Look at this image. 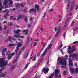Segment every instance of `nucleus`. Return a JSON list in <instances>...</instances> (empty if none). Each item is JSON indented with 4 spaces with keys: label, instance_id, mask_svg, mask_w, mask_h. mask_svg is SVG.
Wrapping results in <instances>:
<instances>
[{
    "label": "nucleus",
    "instance_id": "4",
    "mask_svg": "<svg viewBox=\"0 0 78 78\" xmlns=\"http://www.w3.org/2000/svg\"><path fill=\"white\" fill-rule=\"evenodd\" d=\"M72 48L71 46H70L68 47V53L69 54H72L75 51V46H73L72 47Z\"/></svg>",
    "mask_w": 78,
    "mask_h": 78
},
{
    "label": "nucleus",
    "instance_id": "29",
    "mask_svg": "<svg viewBox=\"0 0 78 78\" xmlns=\"http://www.w3.org/2000/svg\"><path fill=\"white\" fill-rule=\"evenodd\" d=\"M24 20L26 23H28V18H27V16L25 17Z\"/></svg>",
    "mask_w": 78,
    "mask_h": 78
},
{
    "label": "nucleus",
    "instance_id": "39",
    "mask_svg": "<svg viewBox=\"0 0 78 78\" xmlns=\"http://www.w3.org/2000/svg\"><path fill=\"white\" fill-rule=\"evenodd\" d=\"M76 74H77L78 73V68H76Z\"/></svg>",
    "mask_w": 78,
    "mask_h": 78
},
{
    "label": "nucleus",
    "instance_id": "53",
    "mask_svg": "<svg viewBox=\"0 0 78 78\" xmlns=\"http://www.w3.org/2000/svg\"><path fill=\"white\" fill-rule=\"evenodd\" d=\"M36 45H37V42H36L34 44V46H36Z\"/></svg>",
    "mask_w": 78,
    "mask_h": 78
},
{
    "label": "nucleus",
    "instance_id": "35",
    "mask_svg": "<svg viewBox=\"0 0 78 78\" xmlns=\"http://www.w3.org/2000/svg\"><path fill=\"white\" fill-rule=\"evenodd\" d=\"M74 23H75V21L73 20V21L71 25V26H73V25H74Z\"/></svg>",
    "mask_w": 78,
    "mask_h": 78
},
{
    "label": "nucleus",
    "instance_id": "32",
    "mask_svg": "<svg viewBox=\"0 0 78 78\" xmlns=\"http://www.w3.org/2000/svg\"><path fill=\"white\" fill-rule=\"evenodd\" d=\"M76 1V0H73V1L72 2V5H74Z\"/></svg>",
    "mask_w": 78,
    "mask_h": 78
},
{
    "label": "nucleus",
    "instance_id": "33",
    "mask_svg": "<svg viewBox=\"0 0 78 78\" xmlns=\"http://www.w3.org/2000/svg\"><path fill=\"white\" fill-rule=\"evenodd\" d=\"M14 67H15V66L14 65L12 66L11 67V69H10V70H14Z\"/></svg>",
    "mask_w": 78,
    "mask_h": 78
},
{
    "label": "nucleus",
    "instance_id": "13",
    "mask_svg": "<svg viewBox=\"0 0 78 78\" xmlns=\"http://www.w3.org/2000/svg\"><path fill=\"white\" fill-rule=\"evenodd\" d=\"M5 52H7V49L6 48H4L2 50V56H5Z\"/></svg>",
    "mask_w": 78,
    "mask_h": 78
},
{
    "label": "nucleus",
    "instance_id": "46",
    "mask_svg": "<svg viewBox=\"0 0 78 78\" xmlns=\"http://www.w3.org/2000/svg\"><path fill=\"white\" fill-rule=\"evenodd\" d=\"M28 66V64L27 63L25 66V69L26 68H27V67Z\"/></svg>",
    "mask_w": 78,
    "mask_h": 78
},
{
    "label": "nucleus",
    "instance_id": "5",
    "mask_svg": "<svg viewBox=\"0 0 78 78\" xmlns=\"http://www.w3.org/2000/svg\"><path fill=\"white\" fill-rule=\"evenodd\" d=\"M22 44L20 43H19L17 44V46H16V49L15 50V54H16V55H17V51H18V50L20 49V48L22 46Z\"/></svg>",
    "mask_w": 78,
    "mask_h": 78
},
{
    "label": "nucleus",
    "instance_id": "30",
    "mask_svg": "<svg viewBox=\"0 0 78 78\" xmlns=\"http://www.w3.org/2000/svg\"><path fill=\"white\" fill-rule=\"evenodd\" d=\"M69 7H70V4L68 3L66 9H67V10H69Z\"/></svg>",
    "mask_w": 78,
    "mask_h": 78
},
{
    "label": "nucleus",
    "instance_id": "1",
    "mask_svg": "<svg viewBox=\"0 0 78 78\" xmlns=\"http://www.w3.org/2000/svg\"><path fill=\"white\" fill-rule=\"evenodd\" d=\"M8 63V61H5V60H4L3 58H2L0 59V67L3 68L6 66Z\"/></svg>",
    "mask_w": 78,
    "mask_h": 78
},
{
    "label": "nucleus",
    "instance_id": "41",
    "mask_svg": "<svg viewBox=\"0 0 78 78\" xmlns=\"http://www.w3.org/2000/svg\"><path fill=\"white\" fill-rule=\"evenodd\" d=\"M69 66H73V63H72V62L69 63Z\"/></svg>",
    "mask_w": 78,
    "mask_h": 78
},
{
    "label": "nucleus",
    "instance_id": "43",
    "mask_svg": "<svg viewBox=\"0 0 78 78\" xmlns=\"http://www.w3.org/2000/svg\"><path fill=\"white\" fill-rule=\"evenodd\" d=\"M66 1L68 2V3H69L70 4V0H65Z\"/></svg>",
    "mask_w": 78,
    "mask_h": 78
},
{
    "label": "nucleus",
    "instance_id": "18",
    "mask_svg": "<svg viewBox=\"0 0 78 78\" xmlns=\"http://www.w3.org/2000/svg\"><path fill=\"white\" fill-rule=\"evenodd\" d=\"M36 12V11L34 8H32L29 10V12L30 14H31L32 12Z\"/></svg>",
    "mask_w": 78,
    "mask_h": 78
},
{
    "label": "nucleus",
    "instance_id": "38",
    "mask_svg": "<svg viewBox=\"0 0 78 78\" xmlns=\"http://www.w3.org/2000/svg\"><path fill=\"white\" fill-rule=\"evenodd\" d=\"M9 25L10 26H12V25H13V23L12 22L10 23L9 24Z\"/></svg>",
    "mask_w": 78,
    "mask_h": 78
},
{
    "label": "nucleus",
    "instance_id": "36",
    "mask_svg": "<svg viewBox=\"0 0 78 78\" xmlns=\"http://www.w3.org/2000/svg\"><path fill=\"white\" fill-rule=\"evenodd\" d=\"M74 8V5H71V11H72L73 9V8Z\"/></svg>",
    "mask_w": 78,
    "mask_h": 78
},
{
    "label": "nucleus",
    "instance_id": "17",
    "mask_svg": "<svg viewBox=\"0 0 78 78\" xmlns=\"http://www.w3.org/2000/svg\"><path fill=\"white\" fill-rule=\"evenodd\" d=\"M70 17H68L67 19L66 20L65 23V25L64 26V27H66V26H67V23H68V22H69V20H70Z\"/></svg>",
    "mask_w": 78,
    "mask_h": 78
},
{
    "label": "nucleus",
    "instance_id": "3",
    "mask_svg": "<svg viewBox=\"0 0 78 78\" xmlns=\"http://www.w3.org/2000/svg\"><path fill=\"white\" fill-rule=\"evenodd\" d=\"M58 60H60L59 63L61 65H65V66L67 65V61L66 59L62 58V59L61 57H59L58 58Z\"/></svg>",
    "mask_w": 78,
    "mask_h": 78
},
{
    "label": "nucleus",
    "instance_id": "25",
    "mask_svg": "<svg viewBox=\"0 0 78 78\" xmlns=\"http://www.w3.org/2000/svg\"><path fill=\"white\" fill-rule=\"evenodd\" d=\"M60 32H61V31L57 30V32L55 34V37H57L58 36Z\"/></svg>",
    "mask_w": 78,
    "mask_h": 78
},
{
    "label": "nucleus",
    "instance_id": "60",
    "mask_svg": "<svg viewBox=\"0 0 78 78\" xmlns=\"http://www.w3.org/2000/svg\"><path fill=\"white\" fill-rule=\"evenodd\" d=\"M26 30V32H28V31H29V30H28V29H27L26 30Z\"/></svg>",
    "mask_w": 78,
    "mask_h": 78
},
{
    "label": "nucleus",
    "instance_id": "27",
    "mask_svg": "<svg viewBox=\"0 0 78 78\" xmlns=\"http://www.w3.org/2000/svg\"><path fill=\"white\" fill-rule=\"evenodd\" d=\"M52 45H53V44H50L49 46L48 47H47V48L46 49V50H47V49H48V50L50 49V48H51V47Z\"/></svg>",
    "mask_w": 78,
    "mask_h": 78
},
{
    "label": "nucleus",
    "instance_id": "61",
    "mask_svg": "<svg viewBox=\"0 0 78 78\" xmlns=\"http://www.w3.org/2000/svg\"><path fill=\"white\" fill-rule=\"evenodd\" d=\"M62 47V44H61L60 45V46L59 47L61 48Z\"/></svg>",
    "mask_w": 78,
    "mask_h": 78
},
{
    "label": "nucleus",
    "instance_id": "52",
    "mask_svg": "<svg viewBox=\"0 0 78 78\" xmlns=\"http://www.w3.org/2000/svg\"><path fill=\"white\" fill-rule=\"evenodd\" d=\"M20 6V5H16V8H18V7H19V6Z\"/></svg>",
    "mask_w": 78,
    "mask_h": 78
},
{
    "label": "nucleus",
    "instance_id": "22",
    "mask_svg": "<svg viewBox=\"0 0 78 78\" xmlns=\"http://www.w3.org/2000/svg\"><path fill=\"white\" fill-rule=\"evenodd\" d=\"M30 37H28V38H27V42H26V44H28V43H29V42H30V41H32V40H33V38H31V40H30Z\"/></svg>",
    "mask_w": 78,
    "mask_h": 78
},
{
    "label": "nucleus",
    "instance_id": "50",
    "mask_svg": "<svg viewBox=\"0 0 78 78\" xmlns=\"http://www.w3.org/2000/svg\"><path fill=\"white\" fill-rule=\"evenodd\" d=\"M33 19L32 18V17H30V21H33Z\"/></svg>",
    "mask_w": 78,
    "mask_h": 78
},
{
    "label": "nucleus",
    "instance_id": "2",
    "mask_svg": "<svg viewBox=\"0 0 78 78\" xmlns=\"http://www.w3.org/2000/svg\"><path fill=\"white\" fill-rule=\"evenodd\" d=\"M25 46L23 47L21 49V50L18 54V55L17 57L15 58V60L13 61V63H16L18 61V59L19 58V57L20 56V55H21V54H22V53L23 52V51H24V50H25Z\"/></svg>",
    "mask_w": 78,
    "mask_h": 78
},
{
    "label": "nucleus",
    "instance_id": "19",
    "mask_svg": "<svg viewBox=\"0 0 78 78\" xmlns=\"http://www.w3.org/2000/svg\"><path fill=\"white\" fill-rule=\"evenodd\" d=\"M61 23H59L57 28V30L58 31H61Z\"/></svg>",
    "mask_w": 78,
    "mask_h": 78
},
{
    "label": "nucleus",
    "instance_id": "55",
    "mask_svg": "<svg viewBox=\"0 0 78 78\" xmlns=\"http://www.w3.org/2000/svg\"><path fill=\"white\" fill-rule=\"evenodd\" d=\"M27 26L28 27H31V25H30V24H28L27 25Z\"/></svg>",
    "mask_w": 78,
    "mask_h": 78
},
{
    "label": "nucleus",
    "instance_id": "47",
    "mask_svg": "<svg viewBox=\"0 0 78 78\" xmlns=\"http://www.w3.org/2000/svg\"><path fill=\"white\" fill-rule=\"evenodd\" d=\"M53 11V9H50V10H49L48 11H50V12H52Z\"/></svg>",
    "mask_w": 78,
    "mask_h": 78
},
{
    "label": "nucleus",
    "instance_id": "56",
    "mask_svg": "<svg viewBox=\"0 0 78 78\" xmlns=\"http://www.w3.org/2000/svg\"><path fill=\"white\" fill-rule=\"evenodd\" d=\"M43 59H44V58H41V60H40V62H41L42 61V60H43Z\"/></svg>",
    "mask_w": 78,
    "mask_h": 78
},
{
    "label": "nucleus",
    "instance_id": "7",
    "mask_svg": "<svg viewBox=\"0 0 78 78\" xmlns=\"http://www.w3.org/2000/svg\"><path fill=\"white\" fill-rule=\"evenodd\" d=\"M8 2H9L10 5H13V2H12V0H8V1L7 0H5L4 1V2L3 3L4 5H6L8 4Z\"/></svg>",
    "mask_w": 78,
    "mask_h": 78
},
{
    "label": "nucleus",
    "instance_id": "11",
    "mask_svg": "<svg viewBox=\"0 0 78 78\" xmlns=\"http://www.w3.org/2000/svg\"><path fill=\"white\" fill-rule=\"evenodd\" d=\"M42 71L44 72V73H48V71H49V68H47L46 69L45 67H44L43 68Z\"/></svg>",
    "mask_w": 78,
    "mask_h": 78
},
{
    "label": "nucleus",
    "instance_id": "62",
    "mask_svg": "<svg viewBox=\"0 0 78 78\" xmlns=\"http://www.w3.org/2000/svg\"><path fill=\"white\" fill-rule=\"evenodd\" d=\"M6 26H4V29L5 30V29H6Z\"/></svg>",
    "mask_w": 78,
    "mask_h": 78
},
{
    "label": "nucleus",
    "instance_id": "59",
    "mask_svg": "<svg viewBox=\"0 0 78 78\" xmlns=\"http://www.w3.org/2000/svg\"><path fill=\"white\" fill-rule=\"evenodd\" d=\"M25 34L26 36H27V35H28V32H26V33H25Z\"/></svg>",
    "mask_w": 78,
    "mask_h": 78
},
{
    "label": "nucleus",
    "instance_id": "64",
    "mask_svg": "<svg viewBox=\"0 0 78 78\" xmlns=\"http://www.w3.org/2000/svg\"><path fill=\"white\" fill-rule=\"evenodd\" d=\"M12 10H13V11H15V10H16V9L15 8H13L12 9Z\"/></svg>",
    "mask_w": 78,
    "mask_h": 78
},
{
    "label": "nucleus",
    "instance_id": "10",
    "mask_svg": "<svg viewBox=\"0 0 78 78\" xmlns=\"http://www.w3.org/2000/svg\"><path fill=\"white\" fill-rule=\"evenodd\" d=\"M59 72H60L59 69H55L54 74L56 77H58V74H59Z\"/></svg>",
    "mask_w": 78,
    "mask_h": 78
},
{
    "label": "nucleus",
    "instance_id": "42",
    "mask_svg": "<svg viewBox=\"0 0 78 78\" xmlns=\"http://www.w3.org/2000/svg\"><path fill=\"white\" fill-rule=\"evenodd\" d=\"M66 32H64L63 35L64 37H66Z\"/></svg>",
    "mask_w": 78,
    "mask_h": 78
},
{
    "label": "nucleus",
    "instance_id": "63",
    "mask_svg": "<svg viewBox=\"0 0 78 78\" xmlns=\"http://www.w3.org/2000/svg\"><path fill=\"white\" fill-rule=\"evenodd\" d=\"M54 30L55 31H56V28L55 27V28H54Z\"/></svg>",
    "mask_w": 78,
    "mask_h": 78
},
{
    "label": "nucleus",
    "instance_id": "34",
    "mask_svg": "<svg viewBox=\"0 0 78 78\" xmlns=\"http://www.w3.org/2000/svg\"><path fill=\"white\" fill-rule=\"evenodd\" d=\"M63 74L64 75H66L67 74V71H65L63 72Z\"/></svg>",
    "mask_w": 78,
    "mask_h": 78
},
{
    "label": "nucleus",
    "instance_id": "28",
    "mask_svg": "<svg viewBox=\"0 0 78 78\" xmlns=\"http://www.w3.org/2000/svg\"><path fill=\"white\" fill-rule=\"evenodd\" d=\"M22 17V15H19L18 17L17 18V20H20V19H21Z\"/></svg>",
    "mask_w": 78,
    "mask_h": 78
},
{
    "label": "nucleus",
    "instance_id": "23",
    "mask_svg": "<svg viewBox=\"0 0 78 78\" xmlns=\"http://www.w3.org/2000/svg\"><path fill=\"white\" fill-rule=\"evenodd\" d=\"M0 11H2L3 9V7L2 6V3H1V0H0Z\"/></svg>",
    "mask_w": 78,
    "mask_h": 78
},
{
    "label": "nucleus",
    "instance_id": "14",
    "mask_svg": "<svg viewBox=\"0 0 78 78\" xmlns=\"http://www.w3.org/2000/svg\"><path fill=\"white\" fill-rule=\"evenodd\" d=\"M14 37H15L16 38H19V37H20L21 38H23V36H21L20 34H14Z\"/></svg>",
    "mask_w": 78,
    "mask_h": 78
},
{
    "label": "nucleus",
    "instance_id": "6",
    "mask_svg": "<svg viewBox=\"0 0 78 78\" xmlns=\"http://www.w3.org/2000/svg\"><path fill=\"white\" fill-rule=\"evenodd\" d=\"M4 70V68H3L0 69V78L5 77L6 76V73H1V72H2V71Z\"/></svg>",
    "mask_w": 78,
    "mask_h": 78
},
{
    "label": "nucleus",
    "instance_id": "51",
    "mask_svg": "<svg viewBox=\"0 0 78 78\" xmlns=\"http://www.w3.org/2000/svg\"><path fill=\"white\" fill-rule=\"evenodd\" d=\"M49 64V58L47 60V62L46 64Z\"/></svg>",
    "mask_w": 78,
    "mask_h": 78
},
{
    "label": "nucleus",
    "instance_id": "8",
    "mask_svg": "<svg viewBox=\"0 0 78 78\" xmlns=\"http://www.w3.org/2000/svg\"><path fill=\"white\" fill-rule=\"evenodd\" d=\"M14 55H15V53L14 52L12 53L11 54H8V60H10V59L12 58V57Z\"/></svg>",
    "mask_w": 78,
    "mask_h": 78
},
{
    "label": "nucleus",
    "instance_id": "49",
    "mask_svg": "<svg viewBox=\"0 0 78 78\" xmlns=\"http://www.w3.org/2000/svg\"><path fill=\"white\" fill-rule=\"evenodd\" d=\"M77 29L78 27L76 28L73 29V31H76V30H77Z\"/></svg>",
    "mask_w": 78,
    "mask_h": 78
},
{
    "label": "nucleus",
    "instance_id": "48",
    "mask_svg": "<svg viewBox=\"0 0 78 78\" xmlns=\"http://www.w3.org/2000/svg\"><path fill=\"white\" fill-rule=\"evenodd\" d=\"M45 15H46V12H45L44 16L43 17V18L42 19H43V18H44V17H45Z\"/></svg>",
    "mask_w": 78,
    "mask_h": 78
},
{
    "label": "nucleus",
    "instance_id": "58",
    "mask_svg": "<svg viewBox=\"0 0 78 78\" xmlns=\"http://www.w3.org/2000/svg\"><path fill=\"white\" fill-rule=\"evenodd\" d=\"M65 56L66 57V59H67V58H68V55H66Z\"/></svg>",
    "mask_w": 78,
    "mask_h": 78
},
{
    "label": "nucleus",
    "instance_id": "16",
    "mask_svg": "<svg viewBox=\"0 0 78 78\" xmlns=\"http://www.w3.org/2000/svg\"><path fill=\"white\" fill-rule=\"evenodd\" d=\"M70 72L71 73H75V70L72 67L69 68Z\"/></svg>",
    "mask_w": 78,
    "mask_h": 78
},
{
    "label": "nucleus",
    "instance_id": "37",
    "mask_svg": "<svg viewBox=\"0 0 78 78\" xmlns=\"http://www.w3.org/2000/svg\"><path fill=\"white\" fill-rule=\"evenodd\" d=\"M20 5L21 6V7H23V8H24L25 6L24 5H23V4L22 3L20 4Z\"/></svg>",
    "mask_w": 78,
    "mask_h": 78
},
{
    "label": "nucleus",
    "instance_id": "26",
    "mask_svg": "<svg viewBox=\"0 0 78 78\" xmlns=\"http://www.w3.org/2000/svg\"><path fill=\"white\" fill-rule=\"evenodd\" d=\"M17 44H12L11 43H9V47H11V46H16V45H17Z\"/></svg>",
    "mask_w": 78,
    "mask_h": 78
},
{
    "label": "nucleus",
    "instance_id": "12",
    "mask_svg": "<svg viewBox=\"0 0 78 78\" xmlns=\"http://www.w3.org/2000/svg\"><path fill=\"white\" fill-rule=\"evenodd\" d=\"M13 40V41H16V38H14L13 37H11V36H9L8 37V41H9V42H12V41H11V40Z\"/></svg>",
    "mask_w": 78,
    "mask_h": 78
},
{
    "label": "nucleus",
    "instance_id": "44",
    "mask_svg": "<svg viewBox=\"0 0 78 78\" xmlns=\"http://www.w3.org/2000/svg\"><path fill=\"white\" fill-rule=\"evenodd\" d=\"M68 60L69 61V63L72 62V59H71V58L68 59Z\"/></svg>",
    "mask_w": 78,
    "mask_h": 78
},
{
    "label": "nucleus",
    "instance_id": "9",
    "mask_svg": "<svg viewBox=\"0 0 78 78\" xmlns=\"http://www.w3.org/2000/svg\"><path fill=\"white\" fill-rule=\"evenodd\" d=\"M69 58H77L78 57V54L73 53V54H70Z\"/></svg>",
    "mask_w": 78,
    "mask_h": 78
},
{
    "label": "nucleus",
    "instance_id": "24",
    "mask_svg": "<svg viewBox=\"0 0 78 78\" xmlns=\"http://www.w3.org/2000/svg\"><path fill=\"white\" fill-rule=\"evenodd\" d=\"M46 53H47V49H46L44 52L41 54V56H45V54H46Z\"/></svg>",
    "mask_w": 78,
    "mask_h": 78
},
{
    "label": "nucleus",
    "instance_id": "31",
    "mask_svg": "<svg viewBox=\"0 0 78 78\" xmlns=\"http://www.w3.org/2000/svg\"><path fill=\"white\" fill-rule=\"evenodd\" d=\"M8 16V13H6V14L4 16V18L5 19H6L7 18V17Z\"/></svg>",
    "mask_w": 78,
    "mask_h": 78
},
{
    "label": "nucleus",
    "instance_id": "15",
    "mask_svg": "<svg viewBox=\"0 0 78 78\" xmlns=\"http://www.w3.org/2000/svg\"><path fill=\"white\" fill-rule=\"evenodd\" d=\"M29 54H30V53L28 51L26 52L24 55V58H27Z\"/></svg>",
    "mask_w": 78,
    "mask_h": 78
},
{
    "label": "nucleus",
    "instance_id": "20",
    "mask_svg": "<svg viewBox=\"0 0 78 78\" xmlns=\"http://www.w3.org/2000/svg\"><path fill=\"white\" fill-rule=\"evenodd\" d=\"M21 30L20 29H18L17 30H15L13 31V32L15 34H17L19 33H20Z\"/></svg>",
    "mask_w": 78,
    "mask_h": 78
},
{
    "label": "nucleus",
    "instance_id": "45",
    "mask_svg": "<svg viewBox=\"0 0 78 78\" xmlns=\"http://www.w3.org/2000/svg\"><path fill=\"white\" fill-rule=\"evenodd\" d=\"M77 43H78V41H75V42H73V44H77Z\"/></svg>",
    "mask_w": 78,
    "mask_h": 78
},
{
    "label": "nucleus",
    "instance_id": "57",
    "mask_svg": "<svg viewBox=\"0 0 78 78\" xmlns=\"http://www.w3.org/2000/svg\"><path fill=\"white\" fill-rule=\"evenodd\" d=\"M7 10H4L3 11V12H6V11H7Z\"/></svg>",
    "mask_w": 78,
    "mask_h": 78
},
{
    "label": "nucleus",
    "instance_id": "54",
    "mask_svg": "<svg viewBox=\"0 0 78 78\" xmlns=\"http://www.w3.org/2000/svg\"><path fill=\"white\" fill-rule=\"evenodd\" d=\"M37 56L38 57H39L41 56V54H40V53H39L37 54Z\"/></svg>",
    "mask_w": 78,
    "mask_h": 78
},
{
    "label": "nucleus",
    "instance_id": "40",
    "mask_svg": "<svg viewBox=\"0 0 78 78\" xmlns=\"http://www.w3.org/2000/svg\"><path fill=\"white\" fill-rule=\"evenodd\" d=\"M36 56H34L33 59H32V61H36Z\"/></svg>",
    "mask_w": 78,
    "mask_h": 78
},
{
    "label": "nucleus",
    "instance_id": "21",
    "mask_svg": "<svg viewBox=\"0 0 78 78\" xmlns=\"http://www.w3.org/2000/svg\"><path fill=\"white\" fill-rule=\"evenodd\" d=\"M34 9H37V11L39 10V7L38 5H35Z\"/></svg>",
    "mask_w": 78,
    "mask_h": 78
}]
</instances>
